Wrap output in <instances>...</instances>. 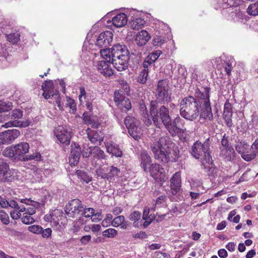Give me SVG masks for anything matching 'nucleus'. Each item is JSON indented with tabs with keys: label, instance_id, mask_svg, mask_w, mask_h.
Segmentation results:
<instances>
[{
	"label": "nucleus",
	"instance_id": "f257e3e1",
	"mask_svg": "<svg viewBox=\"0 0 258 258\" xmlns=\"http://www.w3.org/2000/svg\"><path fill=\"white\" fill-rule=\"evenodd\" d=\"M194 96L188 95L183 98L180 103V114L190 121L200 119L212 121L213 119L210 102L211 88L207 86L195 87Z\"/></svg>",
	"mask_w": 258,
	"mask_h": 258
},
{
	"label": "nucleus",
	"instance_id": "f03ea898",
	"mask_svg": "<svg viewBox=\"0 0 258 258\" xmlns=\"http://www.w3.org/2000/svg\"><path fill=\"white\" fill-rule=\"evenodd\" d=\"M150 115L155 125L159 128L164 126L170 135L175 137L178 134H183L186 130L184 127L185 121L179 116L173 120L169 114V109L165 105H156V103H152L150 106Z\"/></svg>",
	"mask_w": 258,
	"mask_h": 258
},
{
	"label": "nucleus",
	"instance_id": "7ed1b4c3",
	"mask_svg": "<svg viewBox=\"0 0 258 258\" xmlns=\"http://www.w3.org/2000/svg\"><path fill=\"white\" fill-rule=\"evenodd\" d=\"M151 149L155 159L163 164L175 162L179 156L178 147L168 136L161 137L151 145Z\"/></svg>",
	"mask_w": 258,
	"mask_h": 258
},
{
	"label": "nucleus",
	"instance_id": "20e7f679",
	"mask_svg": "<svg viewBox=\"0 0 258 258\" xmlns=\"http://www.w3.org/2000/svg\"><path fill=\"white\" fill-rule=\"evenodd\" d=\"M130 52L127 47L123 44H116L111 49V63L119 72L128 68Z\"/></svg>",
	"mask_w": 258,
	"mask_h": 258
},
{
	"label": "nucleus",
	"instance_id": "39448f33",
	"mask_svg": "<svg viewBox=\"0 0 258 258\" xmlns=\"http://www.w3.org/2000/svg\"><path fill=\"white\" fill-rule=\"evenodd\" d=\"M210 144L209 138H207L204 143L197 141L192 146L190 153L193 157L197 159H203V161H206V163H212V158L210 149Z\"/></svg>",
	"mask_w": 258,
	"mask_h": 258
},
{
	"label": "nucleus",
	"instance_id": "423d86ee",
	"mask_svg": "<svg viewBox=\"0 0 258 258\" xmlns=\"http://www.w3.org/2000/svg\"><path fill=\"white\" fill-rule=\"evenodd\" d=\"M154 95L156 99L150 102V106H152V103L153 102L156 103V105H159V104L165 105L172 100L171 93L169 91V85L163 80L158 81L154 92Z\"/></svg>",
	"mask_w": 258,
	"mask_h": 258
},
{
	"label": "nucleus",
	"instance_id": "0eeeda50",
	"mask_svg": "<svg viewBox=\"0 0 258 258\" xmlns=\"http://www.w3.org/2000/svg\"><path fill=\"white\" fill-rule=\"evenodd\" d=\"M84 209V205L78 199L72 200L66 205L65 213L68 216L74 218L79 215Z\"/></svg>",
	"mask_w": 258,
	"mask_h": 258
},
{
	"label": "nucleus",
	"instance_id": "6e6552de",
	"mask_svg": "<svg viewBox=\"0 0 258 258\" xmlns=\"http://www.w3.org/2000/svg\"><path fill=\"white\" fill-rule=\"evenodd\" d=\"M124 122L130 135L135 140H139L140 139V131L137 125L136 119L133 116H127Z\"/></svg>",
	"mask_w": 258,
	"mask_h": 258
},
{
	"label": "nucleus",
	"instance_id": "1a4fd4ad",
	"mask_svg": "<svg viewBox=\"0 0 258 258\" xmlns=\"http://www.w3.org/2000/svg\"><path fill=\"white\" fill-rule=\"evenodd\" d=\"M20 135L18 130L9 129L0 133V145L12 143Z\"/></svg>",
	"mask_w": 258,
	"mask_h": 258
},
{
	"label": "nucleus",
	"instance_id": "9d476101",
	"mask_svg": "<svg viewBox=\"0 0 258 258\" xmlns=\"http://www.w3.org/2000/svg\"><path fill=\"white\" fill-rule=\"evenodd\" d=\"M14 179L8 163L0 159V183L11 182Z\"/></svg>",
	"mask_w": 258,
	"mask_h": 258
},
{
	"label": "nucleus",
	"instance_id": "9b49d317",
	"mask_svg": "<svg viewBox=\"0 0 258 258\" xmlns=\"http://www.w3.org/2000/svg\"><path fill=\"white\" fill-rule=\"evenodd\" d=\"M113 36V33L110 31L100 33L96 39V45L99 48L107 47L112 41Z\"/></svg>",
	"mask_w": 258,
	"mask_h": 258
},
{
	"label": "nucleus",
	"instance_id": "f8f14e48",
	"mask_svg": "<svg viewBox=\"0 0 258 258\" xmlns=\"http://www.w3.org/2000/svg\"><path fill=\"white\" fill-rule=\"evenodd\" d=\"M54 135L60 143L68 145L71 139V132L62 126H58L54 131Z\"/></svg>",
	"mask_w": 258,
	"mask_h": 258
},
{
	"label": "nucleus",
	"instance_id": "ddd939ff",
	"mask_svg": "<svg viewBox=\"0 0 258 258\" xmlns=\"http://www.w3.org/2000/svg\"><path fill=\"white\" fill-rule=\"evenodd\" d=\"M71 147L69 162L71 166H75L79 162L81 154V148L80 146L75 142L72 143Z\"/></svg>",
	"mask_w": 258,
	"mask_h": 258
},
{
	"label": "nucleus",
	"instance_id": "4468645a",
	"mask_svg": "<svg viewBox=\"0 0 258 258\" xmlns=\"http://www.w3.org/2000/svg\"><path fill=\"white\" fill-rule=\"evenodd\" d=\"M43 91L42 95L45 99H48L53 97L56 94V91L54 90V84L52 80L45 81L41 86Z\"/></svg>",
	"mask_w": 258,
	"mask_h": 258
},
{
	"label": "nucleus",
	"instance_id": "2eb2a0df",
	"mask_svg": "<svg viewBox=\"0 0 258 258\" xmlns=\"http://www.w3.org/2000/svg\"><path fill=\"white\" fill-rule=\"evenodd\" d=\"M110 62L101 60L98 63L97 70L105 77H109L113 75V70L110 66Z\"/></svg>",
	"mask_w": 258,
	"mask_h": 258
},
{
	"label": "nucleus",
	"instance_id": "dca6fc26",
	"mask_svg": "<svg viewBox=\"0 0 258 258\" xmlns=\"http://www.w3.org/2000/svg\"><path fill=\"white\" fill-rule=\"evenodd\" d=\"M219 156L225 162H230L234 160L236 153L233 147L223 148H219Z\"/></svg>",
	"mask_w": 258,
	"mask_h": 258
},
{
	"label": "nucleus",
	"instance_id": "f3484780",
	"mask_svg": "<svg viewBox=\"0 0 258 258\" xmlns=\"http://www.w3.org/2000/svg\"><path fill=\"white\" fill-rule=\"evenodd\" d=\"M170 186L171 192L173 195H175L181 189V177L178 173H175L170 179Z\"/></svg>",
	"mask_w": 258,
	"mask_h": 258
},
{
	"label": "nucleus",
	"instance_id": "a211bd4d",
	"mask_svg": "<svg viewBox=\"0 0 258 258\" xmlns=\"http://www.w3.org/2000/svg\"><path fill=\"white\" fill-rule=\"evenodd\" d=\"M29 145L26 142H21L14 146V150L15 152L17 158H20L28 152Z\"/></svg>",
	"mask_w": 258,
	"mask_h": 258
},
{
	"label": "nucleus",
	"instance_id": "6ab92c4d",
	"mask_svg": "<svg viewBox=\"0 0 258 258\" xmlns=\"http://www.w3.org/2000/svg\"><path fill=\"white\" fill-rule=\"evenodd\" d=\"M150 38L149 33L146 30H141L137 34L135 41L139 46L145 45Z\"/></svg>",
	"mask_w": 258,
	"mask_h": 258
},
{
	"label": "nucleus",
	"instance_id": "aec40b11",
	"mask_svg": "<svg viewBox=\"0 0 258 258\" xmlns=\"http://www.w3.org/2000/svg\"><path fill=\"white\" fill-rule=\"evenodd\" d=\"M88 140L93 144H100L103 141V138L101 137L99 133L96 131L91 130L90 128H88L86 130Z\"/></svg>",
	"mask_w": 258,
	"mask_h": 258
},
{
	"label": "nucleus",
	"instance_id": "412c9836",
	"mask_svg": "<svg viewBox=\"0 0 258 258\" xmlns=\"http://www.w3.org/2000/svg\"><path fill=\"white\" fill-rule=\"evenodd\" d=\"M242 0H221L220 5L221 8L223 9V13H224L225 10L228 9L229 11L233 10L234 8L238 6Z\"/></svg>",
	"mask_w": 258,
	"mask_h": 258
},
{
	"label": "nucleus",
	"instance_id": "4be33fe9",
	"mask_svg": "<svg viewBox=\"0 0 258 258\" xmlns=\"http://www.w3.org/2000/svg\"><path fill=\"white\" fill-rule=\"evenodd\" d=\"M139 108L142 112L141 114L143 117V119L144 121V123L147 126L150 125L152 124V120L149 117L150 115L148 113L146 105L143 100H141L139 102Z\"/></svg>",
	"mask_w": 258,
	"mask_h": 258
},
{
	"label": "nucleus",
	"instance_id": "5701e85b",
	"mask_svg": "<svg viewBox=\"0 0 258 258\" xmlns=\"http://www.w3.org/2000/svg\"><path fill=\"white\" fill-rule=\"evenodd\" d=\"M112 21L116 27H123L127 24V16L124 13H119L112 18Z\"/></svg>",
	"mask_w": 258,
	"mask_h": 258
},
{
	"label": "nucleus",
	"instance_id": "b1692460",
	"mask_svg": "<svg viewBox=\"0 0 258 258\" xmlns=\"http://www.w3.org/2000/svg\"><path fill=\"white\" fill-rule=\"evenodd\" d=\"M107 152L116 157H121L122 155V152L119 146L115 143H110L107 146Z\"/></svg>",
	"mask_w": 258,
	"mask_h": 258
},
{
	"label": "nucleus",
	"instance_id": "393cba45",
	"mask_svg": "<svg viewBox=\"0 0 258 258\" xmlns=\"http://www.w3.org/2000/svg\"><path fill=\"white\" fill-rule=\"evenodd\" d=\"M141 166L145 172H148V167L151 164V158L149 154L146 152H142L140 155Z\"/></svg>",
	"mask_w": 258,
	"mask_h": 258
},
{
	"label": "nucleus",
	"instance_id": "a878e982",
	"mask_svg": "<svg viewBox=\"0 0 258 258\" xmlns=\"http://www.w3.org/2000/svg\"><path fill=\"white\" fill-rule=\"evenodd\" d=\"M209 165L205 164V162H202V166L203 168L207 172L209 177H215L217 175L218 169L216 167L215 164L213 163L212 160V163H207Z\"/></svg>",
	"mask_w": 258,
	"mask_h": 258
},
{
	"label": "nucleus",
	"instance_id": "bb28decb",
	"mask_svg": "<svg viewBox=\"0 0 258 258\" xmlns=\"http://www.w3.org/2000/svg\"><path fill=\"white\" fill-rule=\"evenodd\" d=\"M150 172L151 176H152L154 179L157 178V175L158 173H160L161 175L164 172V169L159 164H151L148 167V171Z\"/></svg>",
	"mask_w": 258,
	"mask_h": 258
},
{
	"label": "nucleus",
	"instance_id": "cd10ccee",
	"mask_svg": "<svg viewBox=\"0 0 258 258\" xmlns=\"http://www.w3.org/2000/svg\"><path fill=\"white\" fill-rule=\"evenodd\" d=\"M226 11L229 13L230 16L234 21L243 20L245 17V14L241 12L238 6L234 8L233 10L229 11V10H228Z\"/></svg>",
	"mask_w": 258,
	"mask_h": 258
},
{
	"label": "nucleus",
	"instance_id": "c85d7f7f",
	"mask_svg": "<svg viewBox=\"0 0 258 258\" xmlns=\"http://www.w3.org/2000/svg\"><path fill=\"white\" fill-rule=\"evenodd\" d=\"M107 171V180L111 181L114 179V177L119 176L120 170L116 167L111 166L106 169Z\"/></svg>",
	"mask_w": 258,
	"mask_h": 258
},
{
	"label": "nucleus",
	"instance_id": "c756f323",
	"mask_svg": "<svg viewBox=\"0 0 258 258\" xmlns=\"http://www.w3.org/2000/svg\"><path fill=\"white\" fill-rule=\"evenodd\" d=\"M93 157L94 159L98 160L105 159L106 156L103 150H102L99 147H92V154Z\"/></svg>",
	"mask_w": 258,
	"mask_h": 258
},
{
	"label": "nucleus",
	"instance_id": "7c9ffc66",
	"mask_svg": "<svg viewBox=\"0 0 258 258\" xmlns=\"http://www.w3.org/2000/svg\"><path fill=\"white\" fill-rule=\"evenodd\" d=\"M202 185L203 182L201 179L192 178L190 181L191 189L192 190H197V189H201V191L204 190V186Z\"/></svg>",
	"mask_w": 258,
	"mask_h": 258
},
{
	"label": "nucleus",
	"instance_id": "2f4dec72",
	"mask_svg": "<svg viewBox=\"0 0 258 258\" xmlns=\"http://www.w3.org/2000/svg\"><path fill=\"white\" fill-rule=\"evenodd\" d=\"M30 121L26 120L25 121H19L18 120H14L13 121H9L5 123V126L6 127H10L11 126H20V127H27L29 125Z\"/></svg>",
	"mask_w": 258,
	"mask_h": 258
},
{
	"label": "nucleus",
	"instance_id": "473e14b6",
	"mask_svg": "<svg viewBox=\"0 0 258 258\" xmlns=\"http://www.w3.org/2000/svg\"><path fill=\"white\" fill-rule=\"evenodd\" d=\"M12 103L5 102L0 100V113L3 112H7L12 109ZM3 118L1 114H0V122L3 120Z\"/></svg>",
	"mask_w": 258,
	"mask_h": 258
},
{
	"label": "nucleus",
	"instance_id": "72a5a7b5",
	"mask_svg": "<svg viewBox=\"0 0 258 258\" xmlns=\"http://www.w3.org/2000/svg\"><path fill=\"white\" fill-rule=\"evenodd\" d=\"M76 174L79 178L86 182V183H89L92 181V177L90 176L87 172L83 170H77L76 171Z\"/></svg>",
	"mask_w": 258,
	"mask_h": 258
},
{
	"label": "nucleus",
	"instance_id": "f704fd0d",
	"mask_svg": "<svg viewBox=\"0 0 258 258\" xmlns=\"http://www.w3.org/2000/svg\"><path fill=\"white\" fill-rule=\"evenodd\" d=\"M145 21L141 18H137L131 22V27L134 30L141 29L144 25Z\"/></svg>",
	"mask_w": 258,
	"mask_h": 258
},
{
	"label": "nucleus",
	"instance_id": "c9c22d12",
	"mask_svg": "<svg viewBox=\"0 0 258 258\" xmlns=\"http://www.w3.org/2000/svg\"><path fill=\"white\" fill-rule=\"evenodd\" d=\"M119 105V107L121 108L122 111L125 112L128 111L132 108L131 102L130 99L125 97L121 100Z\"/></svg>",
	"mask_w": 258,
	"mask_h": 258
},
{
	"label": "nucleus",
	"instance_id": "e433bc0d",
	"mask_svg": "<svg viewBox=\"0 0 258 258\" xmlns=\"http://www.w3.org/2000/svg\"><path fill=\"white\" fill-rule=\"evenodd\" d=\"M232 113L231 104L229 101H226L224 104L223 117H232Z\"/></svg>",
	"mask_w": 258,
	"mask_h": 258
},
{
	"label": "nucleus",
	"instance_id": "4c0bfd02",
	"mask_svg": "<svg viewBox=\"0 0 258 258\" xmlns=\"http://www.w3.org/2000/svg\"><path fill=\"white\" fill-rule=\"evenodd\" d=\"M20 35L18 33L6 34L7 40L12 44H16L20 40Z\"/></svg>",
	"mask_w": 258,
	"mask_h": 258
},
{
	"label": "nucleus",
	"instance_id": "58836bf2",
	"mask_svg": "<svg viewBox=\"0 0 258 258\" xmlns=\"http://www.w3.org/2000/svg\"><path fill=\"white\" fill-rule=\"evenodd\" d=\"M148 73L149 72H147V70L146 69H143L138 77V82L141 84L146 83V81H147Z\"/></svg>",
	"mask_w": 258,
	"mask_h": 258
},
{
	"label": "nucleus",
	"instance_id": "ea45409f",
	"mask_svg": "<svg viewBox=\"0 0 258 258\" xmlns=\"http://www.w3.org/2000/svg\"><path fill=\"white\" fill-rule=\"evenodd\" d=\"M100 54L103 58L105 59L107 61L111 62V50L108 49L107 47L103 48L100 50Z\"/></svg>",
	"mask_w": 258,
	"mask_h": 258
},
{
	"label": "nucleus",
	"instance_id": "a19ab883",
	"mask_svg": "<svg viewBox=\"0 0 258 258\" xmlns=\"http://www.w3.org/2000/svg\"><path fill=\"white\" fill-rule=\"evenodd\" d=\"M233 147L232 145L229 143V137L226 136V134H224L222 136V139L221 140V146H219V148H221V149L223 148H228Z\"/></svg>",
	"mask_w": 258,
	"mask_h": 258
},
{
	"label": "nucleus",
	"instance_id": "79ce46f5",
	"mask_svg": "<svg viewBox=\"0 0 258 258\" xmlns=\"http://www.w3.org/2000/svg\"><path fill=\"white\" fill-rule=\"evenodd\" d=\"M117 234V231L113 228H109L104 230L102 232V235L104 237L109 238L114 237Z\"/></svg>",
	"mask_w": 258,
	"mask_h": 258
},
{
	"label": "nucleus",
	"instance_id": "37998d69",
	"mask_svg": "<svg viewBox=\"0 0 258 258\" xmlns=\"http://www.w3.org/2000/svg\"><path fill=\"white\" fill-rule=\"evenodd\" d=\"M124 219L125 218L122 215L117 216L111 221V225L114 227H118L124 222Z\"/></svg>",
	"mask_w": 258,
	"mask_h": 258
},
{
	"label": "nucleus",
	"instance_id": "c03bdc74",
	"mask_svg": "<svg viewBox=\"0 0 258 258\" xmlns=\"http://www.w3.org/2000/svg\"><path fill=\"white\" fill-rule=\"evenodd\" d=\"M3 155L10 158L14 157V158H17L16 155H15V152L14 150V146H12L10 148H7L4 151Z\"/></svg>",
	"mask_w": 258,
	"mask_h": 258
},
{
	"label": "nucleus",
	"instance_id": "a18cd8bd",
	"mask_svg": "<svg viewBox=\"0 0 258 258\" xmlns=\"http://www.w3.org/2000/svg\"><path fill=\"white\" fill-rule=\"evenodd\" d=\"M21 220L23 224L26 225L32 224L35 222V220L33 217L27 214L24 215V213L23 214Z\"/></svg>",
	"mask_w": 258,
	"mask_h": 258
},
{
	"label": "nucleus",
	"instance_id": "49530a36",
	"mask_svg": "<svg viewBox=\"0 0 258 258\" xmlns=\"http://www.w3.org/2000/svg\"><path fill=\"white\" fill-rule=\"evenodd\" d=\"M94 212L95 210L93 208H86L85 206H84V209L83 210V211H82L81 215L86 218H88L93 216V215L94 214Z\"/></svg>",
	"mask_w": 258,
	"mask_h": 258
},
{
	"label": "nucleus",
	"instance_id": "de8ad7c7",
	"mask_svg": "<svg viewBox=\"0 0 258 258\" xmlns=\"http://www.w3.org/2000/svg\"><path fill=\"white\" fill-rule=\"evenodd\" d=\"M0 219L5 225H8L10 222L9 216L4 210H0Z\"/></svg>",
	"mask_w": 258,
	"mask_h": 258
},
{
	"label": "nucleus",
	"instance_id": "09e8293b",
	"mask_svg": "<svg viewBox=\"0 0 258 258\" xmlns=\"http://www.w3.org/2000/svg\"><path fill=\"white\" fill-rule=\"evenodd\" d=\"M96 173L98 177L107 180V171L105 168H99L96 170Z\"/></svg>",
	"mask_w": 258,
	"mask_h": 258
},
{
	"label": "nucleus",
	"instance_id": "8fccbe9b",
	"mask_svg": "<svg viewBox=\"0 0 258 258\" xmlns=\"http://www.w3.org/2000/svg\"><path fill=\"white\" fill-rule=\"evenodd\" d=\"M162 53L161 50H157L149 53L148 56L151 59V61L154 62L156 60H157Z\"/></svg>",
	"mask_w": 258,
	"mask_h": 258
},
{
	"label": "nucleus",
	"instance_id": "3c124183",
	"mask_svg": "<svg viewBox=\"0 0 258 258\" xmlns=\"http://www.w3.org/2000/svg\"><path fill=\"white\" fill-rule=\"evenodd\" d=\"M41 154L39 153H35L33 154L27 155L25 157L23 158L24 160H35L36 161H39L41 159Z\"/></svg>",
	"mask_w": 258,
	"mask_h": 258
},
{
	"label": "nucleus",
	"instance_id": "603ef678",
	"mask_svg": "<svg viewBox=\"0 0 258 258\" xmlns=\"http://www.w3.org/2000/svg\"><path fill=\"white\" fill-rule=\"evenodd\" d=\"M141 217V213L139 211H134L129 215V219L132 221H138Z\"/></svg>",
	"mask_w": 258,
	"mask_h": 258
},
{
	"label": "nucleus",
	"instance_id": "864d4df0",
	"mask_svg": "<svg viewBox=\"0 0 258 258\" xmlns=\"http://www.w3.org/2000/svg\"><path fill=\"white\" fill-rule=\"evenodd\" d=\"M42 227L38 225H33L28 227V230L36 234H40Z\"/></svg>",
	"mask_w": 258,
	"mask_h": 258
},
{
	"label": "nucleus",
	"instance_id": "5fc2aeb1",
	"mask_svg": "<svg viewBox=\"0 0 258 258\" xmlns=\"http://www.w3.org/2000/svg\"><path fill=\"white\" fill-rule=\"evenodd\" d=\"M153 258H170V256L169 254L160 251H155L153 254Z\"/></svg>",
	"mask_w": 258,
	"mask_h": 258
},
{
	"label": "nucleus",
	"instance_id": "6e6d98bb",
	"mask_svg": "<svg viewBox=\"0 0 258 258\" xmlns=\"http://www.w3.org/2000/svg\"><path fill=\"white\" fill-rule=\"evenodd\" d=\"M23 115L22 111L20 109H14L11 112L12 119H19Z\"/></svg>",
	"mask_w": 258,
	"mask_h": 258
},
{
	"label": "nucleus",
	"instance_id": "4d7b16f0",
	"mask_svg": "<svg viewBox=\"0 0 258 258\" xmlns=\"http://www.w3.org/2000/svg\"><path fill=\"white\" fill-rule=\"evenodd\" d=\"M165 39L161 36H157L153 39V44L155 46H161L164 43Z\"/></svg>",
	"mask_w": 258,
	"mask_h": 258
},
{
	"label": "nucleus",
	"instance_id": "13d9d810",
	"mask_svg": "<svg viewBox=\"0 0 258 258\" xmlns=\"http://www.w3.org/2000/svg\"><path fill=\"white\" fill-rule=\"evenodd\" d=\"M124 97H125L121 94L118 91H115L114 93V101L118 105H119V103Z\"/></svg>",
	"mask_w": 258,
	"mask_h": 258
},
{
	"label": "nucleus",
	"instance_id": "bf43d9fd",
	"mask_svg": "<svg viewBox=\"0 0 258 258\" xmlns=\"http://www.w3.org/2000/svg\"><path fill=\"white\" fill-rule=\"evenodd\" d=\"M81 154L84 158H88L92 154V147L87 148L86 151L84 147L83 150L81 151Z\"/></svg>",
	"mask_w": 258,
	"mask_h": 258
},
{
	"label": "nucleus",
	"instance_id": "052dcab7",
	"mask_svg": "<svg viewBox=\"0 0 258 258\" xmlns=\"http://www.w3.org/2000/svg\"><path fill=\"white\" fill-rule=\"evenodd\" d=\"M167 197L165 195H162L159 197L156 201V206L160 207L165 202Z\"/></svg>",
	"mask_w": 258,
	"mask_h": 258
},
{
	"label": "nucleus",
	"instance_id": "680f3d73",
	"mask_svg": "<svg viewBox=\"0 0 258 258\" xmlns=\"http://www.w3.org/2000/svg\"><path fill=\"white\" fill-rule=\"evenodd\" d=\"M194 191H190L189 195L192 200L198 199L199 196L203 193V191H201L200 189H197V190H193Z\"/></svg>",
	"mask_w": 258,
	"mask_h": 258
},
{
	"label": "nucleus",
	"instance_id": "e2e57ef3",
	"mask_svg": "<svg viewBox=\"0 0 258 258\" xmlns=\"http://www.w3.org/2000/svg\"><path fill=\"white\" fill-rule=\"evenodd\" d=\"M52 230L50 228H46L43 229V228L41 229V234L42 237L44 238H48L51 234Z\"/></svg>",
	"mask_w": 258,
	"mask_h": 258
},
{
	"label": "nucleus",
	"instance_id": "0e129e2a",
	"mask_svg": "<svg viewBox=\"0 0 258 258\" xmlns=\"http://www.w3.org/2000/svg\"><path fill=\"white\" fill-rule=\"evenodd\" d=\"M67 105L69 106L73 110H76V104L74 99L70 97L67 98Z\"/></svg>",
	"mask_w": 258,
	"mask_h": 258
},
{
	"label": "nucleus",
	"instance_id": "69168bd1",
	"mask_svg": "<svg viewBox=\"0 0 258 258\" xmlns=\"http://www.w3.org/2000/svg\"><path fill=\"white\" fill-rule=\"evenodd\" d=\"M256 156V153L253 151L251 154L243 155L242 156V158L246 161H250L252 159H254Z\"/></svg>",
	"mask_w": 258,
	"mask_h": 258
},
{
	"label": "nucleus",
	"instance_id": "338daca9",
	"mask_svg": "<svg viewBox=\"0 0 258 258\" xmlns=\"http://www.w3.org/2000/svg\"><path fill=\"white\" fill-rule=\"evenodd\" d=\"M133 237L135 239H143L148 237V235L144 231H140L139 233L135 234Z\"/></svg>",
	"mask_w": 258,
	"mask_h": 258
},
{
	"label": "nucleus",
	"instance_id": "774afa93",
	"mask_svg": "<svg viewBox=\"0 0 258 258\" xmlns=\"http://www.w3.org/2000/svg\"><path fill=\"white\" fill-rule=\"evenodd\" d=\"M86 124L90 125L92 127L97 128L100 126V123L98 122V120L94 119L92 117L91 118L90 121L87 122Z\"/></svg>",
	"mask_w": 258,
	"mask_h": 258
}]
</instances>
